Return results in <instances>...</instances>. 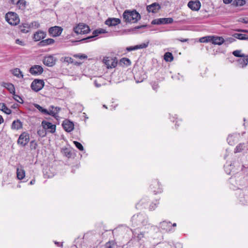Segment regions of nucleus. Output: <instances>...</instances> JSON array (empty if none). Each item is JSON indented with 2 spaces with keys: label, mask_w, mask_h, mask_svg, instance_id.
<instances>
[{
  "label": "nucleus",
  "mask_w": 248,
  "mask_h": 248,
  "mask_svg": "<svg viewBox=\"0 0 248 248\" xmlns=\"http://www.w3.org/2000/svg\"><path fill=\"white\" fill-rule=\"evenodd\" d=\"M41 125L46 131L47 130L51 133H54L55 132L56 125L53 124L50 122L44 120L42 122Z\"/></svg>",
  "instance_id": "nucleus-10"
},
{
  "label": "nucleus",
  "mask_w": 248,
  "mask_h": 248,
  "mask_svg": "<svg viewBox=\"0 0 248 248\" xmlns=\"http://www.w3.org/2000/svg\"><path fill=\"white\" fill-rule=\"evenodd\" d=\"M73 31L77 34H86L90 31V29L88 25L79 23L73 28Z\"/></svg>",
  "instance_id": "nucleus-5"
},
{
  "label": "nucleus",
  "mask_w": 248,
  "mask_h": 248,
  "mask_svg": "<svg viewBox=\"0 0 248 248\" xmlns=\"http://www.w3.org/2000/svg\"><path fill=\"white\" fill-rule=\"evenodd\" d=\"M146 202V200L145 199H142L139 202H138L136 205V207L137 208H139L140 206H142V204H143L145 202Z\"/></svg>",
  "instance_id": "nucleus-54"
},
{
  "label": "nucleus",
  "mask_w": 248,
  "mask_h": 248,
  "mask_svg": "<svg viewBox=\"0 0 248 248\" xmlns=\"http://www.w3.org/2000/svg\"><path fill=\"white\" fill-rule=\"evenodd\" d=\"M239 135H229L227 138L228 144L233 145L237 140V137Z\"/></svg>",
  "instance_id": "nucleus-27"
},
{
  "label": "nucleus",
  "mask_w": 248,
  "mask_h": 248,
  "mask_svg": "<svg viewBox=\"0 0 248 248\" xmlns=\"http://www.w3.org/2000/svg\"><path fill=\"white\" fill-rule=\"evenodd\" d=\"M232 36L235 39H237L241 40H248V35L245 34L235 33L232 34Z\"/></svg>",
  "instance_id": "nucleus-28"
},
{
  "label": "nucleus",
  "mask_w": 248,
  "mask_h": 248,
  "mask_svg": "<svg viewBox=\"0 0 248 248\" xmlns=\"http://www.w3.org/2000/svg\"><path fill=\"white\" fill-rule=\"evenodd\" d=\"M172 241L156 242V248H171Z\"/></svg>",
  "instance_id": "nucleus-20"
},
{
  "label": "nucleus",
  "mask_w": 248,
  "mask_h": 248,
  "mask_svg": "<svg viewBox=\"0 0 248 248\" xmlns=\"http://www.w3.org/2000/svg\"><path fill=\"white\" fill-rule=\"evenodd\" d=\"M115 244L113 241H109L106 243L104 246L105 248H114Z\"/></svg>",
  "instance_id": "nucleus-44"
},
{
  "label": "nucleus",
  "mask_w": 248,
  "mask_h": 248,
  "mask_svg": "<svg viewBox=\"0 0 248 248\" xmlns=\"http://www.w3.org/2000/svg\"><path fill=\"white\" fill-rule=\"evenodd\" d=\"M239 22L244 23L245 24L248 23V17H241L239 19Z\"/></svg>",
  "instance_id": "nucleus-56"
},
{
  "label": "nucleus",
  "mask_w": 248,
  "mask_h": 248,
  "mask_svg": "<svg viewBox=\"0 0 248 248\" xmlns=\"http://www.w3.org/2000/svg\"><path fill=\"white\" fill-rule=\"evenodd\" d=\"M173 22V19L171 17L161 18L156 19V25L169 24Z\"/></svg>",
  "instance_id": "nucleus-17"
},
{
  "label": "nucleus",
  "mask_w": 248,
  "mask_h": 248,
  "mask_svg": "<svg viewBox=\"0 0 248 248\" xmlns=\"http://www.w3.org/2000/svg\"><path fill=\"white\" fill-rule=\"evenodd\" d=\"M238 32L248 33V30L244 29H238L236 30Z\"/></svg>",
  "instance_id": "nucleus-60"
},
{
  "label": "nucleus",
  "mask_w": 248,
  "mask_h": 248,
  "mask_svg": "<svg viewBox=\"0 0 248 248\" xmlns=\"http://www.w3.org/2000/svg\"><path fill=\"white\" fill-rule=\"evenodd\" d=\"M188 7L194 11H198L201 7V3L199 1H190L187 4Z\"/></svg>",
  "instance_id": "nucleus-16"
},
{
  "label": "nucleus",
  "mask_w": 248,
  "mask_h": 248,
  "mask_svg": "<svg viewBox=\"0 0 248 248\" xmlns=\"http://www.w3.org/2000/svg\"><path fill=\"white\" fill-rule=\"evenodd\" d=\"M18 28L21 33H26L29 32L31 28V25L27 23H22L18 26Z\"/></svg>",
  "instance_id": "nucleus-21"
},
{
  "label": "nucleus",
  "mask_w": 248,
  "mask_h": 248,
  "mask_svg": "<svg viewBox=\"0 0 248 248\" xmlns=\"http://www.w3.org/2000/svg\"><path fill=\"white\" fill-rule=\"evenodd\" d=\"M134 77L137 83H140L146 79L147 76L143 71L139 70L135 72Z\"/></svg>",
  "instance_id": "nucleus-12"
},
{
  "label": "nucleus",
  "mask_w": 248,
  "mask_h": 248,
  "mask_svg": "<svg viewBox=\"0 0 248 248\" xmlns=\"http://www.w3.org/2000/svg\"><path fill=\"white\" fill-rule=\"evenodd\" d=\"M57 61V59L53 55L45 56L43 60V63L48 67L53 66Z\"/></svg>",
  "instance_id": "nucleus-8"
},
{
  "label": "nucleus",
  "mask_w": 248,
  "mask_h": 248,
  "mask_svg": "<svg viewBox=\"0 0 248 248\" xmlns=\"http://www.w3.org/2000/svg\"><path fill=\"white\" fill-rule=\"evenodd\" d=\"M131 220L134 227L140 228L147 224V217L143 214H138L133 216Z\"/></svg>",
  "instance_id": "nucleus-2"
},
{
  "label": "nucleus",
  "mask_w": 248,
  "mask_h": 248,
  "mask_svg": "<svg viewBox=\"0 0 248 248\" xmlns=\"http://www.w3.org/2000/svg\"><path fill=\"white\" fill-rule=\"evenodd\" d=\"M232 1V0H223V2L226 4L231 3Z\"/></svg>",
  "instance_id": "nucleus-61"
},
{
  "label": "nucleus",
  "mask_w": 248,
  "mask_h": 248,
  "mask_svg": "<svg viewBox=\"0 0 248 248\" xmlns=\"http://www.w3.org/2000/svg\"><path fill=\"white\" fill-rule=\"evenodd\" d=\"M148 44H149V43L147 42V43H142L140 45H136L135 46H129L126 48V50L128 51H131L132 50H137L139 49L144 48L148 46Z\"/></svg>",
  "instance_id": "nucleus-19"
},
{
  "label": "nucleus",
  "mask_w": 248,
  "mask_h": 248,
  "mask_svg": "<svg viewBox=\"0 0 248 248\" xmlns=\"http://www.w3.org/2000/svg\"><path fill=\"white\" fill-rule=\"evenodd\" d=\"M212 35L206 36L200 38L199 41L201 43H208L212 41Z\"/></svg>",
  "instance_id": "nucleus-36"
},
{
  "label": "nucleus",
  "mask_w": 248,
  "mask_h": 248,
  "mask_svg": "<svg viewBox=\"0 0 248 248\" xmlns=\"http://www.w3.org/2000/svg\"><path fill=\"white\" fill-rule=\"evenodd\" d=\"M35 107L39 110L42 113L44 114H46V113H47V110L46 109L44 108L43 107L40 106L38 104H35Z\"/></svg>",
  "instance_id": "nucleus-39"
},
{
  "label": "nucleus",
  "mask_w": 248,
  "mask_h": 248,
  "mask_svg": "<svg viewBox=\"0 0 248 248\" xmlns=\"http://www.w3.org/2000/svg\"><path fill=\"white\" fill-rule=\"evenodd\" d=\"M211 43L214 45H221L225 42V40L222 37L212 35Z\"/></svg>",
  "instance_id": "nucleus-18"
},
{
  "label": "nucleus",
  "mask_w": 248,
  "mask_h": 248,
  "mask_svg": "<svg viewBox=\"0 0 248 248\" xmlns=\"http://www.w3.org/2000/svg\"><path fill=\"white\" fill-rule=\"evenodd\" d=\"M147 10L149 13L152 12L154 13L155 12V2L147 6Z\"/></svg>",
  "instance_id": "nucleus-40"
},
{
  "label": "nucleus",
  "mask_w": 248,
  "mask_h": 248,
  "mask_svg": "<svg viewBox=\"0 0 248 248\" xmlns=\"http://www.w3.org/2000/svg\"><path fill=\"white\" fill-rule=\"evenodd\" d=\"M73 143L75 146L80 151H82L84 150V148L82 145L79 142L77 141H73Z\"/></svg>",
  "instance_id": "nucleus-45"
},
{
  "label": "nucleus",
  "mask_w": 248,
  "mask_h": 248,
  "mask_svg": "<svg viewBox=\"0 0 248 248\" xmlns=\"http://www.w3.org/2000/svg\"><path fill=\"white\" fill-rule=\"evenodd\" d=\"M62 59H63L64 62L68 63H72L73 60V59L70 57H65L64 58H62Z\"/></svg>",
  "instance_id": "nucleus-51"
},
{
  "label": "nucleus",
  "mask_w": 248,
  "mask_h": 248,
  "mask_svg": "<svg viewBox=\"0 0 248 248\" xmlns=\"http://www.w3.org/2000/svg\"><path fill=\"white\" fill-rule=\"evenodd\" d=\"M235 41V38H234L233 36L232 37H229L226 38V40H225V42H227L228 43H232Z\"/></svg>",
  "instance_id": "nucleus-53"
},
{
  "label": "nucleus",
  "mask_w": 248,
  "mask_h": 248,
  "mask_svg": "<svg viewBox=\"0 0 248 248\" xmlns=\"http://www.w3.org/2000/svg\"><path fill=\"white\" fill-rule=\"evenodd\" d=\"M46 114L51 115L55 118L58 116L57 112H56L55 110H50L49 111L47 110V113H46Z\"/></svg>",
  "instance_id": "nucleus-47"
},
{
  "label": "nucleus",
  "mask_w": 248,
  "mask_h": 248,
  "mask_svg": "<svg viewBox=\"0 0 248 248\" xmlns=\"http://www.w3.org/2000/svg\"><path fill=\"white\" fill-rule=\"evenodd\" d=\"M62 28L59 26L51 27L48 29L49 34L52 37H57L61 35Z\"/></svg>",
  "instance_id": "nucleus-9"
},
{
  "label": "nucleus",
  "mask_w": 248,
  "mask_h": 248,
  "mask_svg": "<svg viewBox=\"0 0 248 248\" xmlns=\"http://www.w3.org/2000/svg\"><path fill=\"white\" fill-rule=\"evenodd\" d=\"M44 84L43 80L35 79L31 83V88L33 91L37 92L44 87Z\"/></svg>",
  "instance_id": "nucleus-6"
},
{
  "label": "nucleus",
  "mask_w": 248,
  "mask_h": 248,
  "mask_svg": "<svg viewBox=\"0 0 248 248\" xmlns=\"http://www.w3.org/2000/svg\"><path fill=\"white\" fill-rule=\"evenodd\" d=\"M23 124L18 119L14 120L11 124V129L14 130H19L22 128Z\"/></svg>",
  "instance_id": "nucleus-23"
},
{
  "label": "nucleus",
  "mask_w": 248,
  "mask_h": 248,
  "mask_svg": "<svg viewBox=\"0 0 248 248\" xmlns=\"http://www.w3.org/2000/svg\"><path fill=\"white\" fill-rule=\"evenodd\" d=\"M5 20L9 24L12 26H16L19 24L20 22L18 15L13 12H9L6 14Z\"/></svg>",
  "instance_id": "nucleus-4"
},
{
  "label": "nucleus",
  "mask_w": 248,
  "mask_h": 248,
  "mask_svg": "<svg viewBox=\"0 0 248 248\" xmlns=\"http://www.w3.org/2000/svg\"><path fill=\"white\" fill-rule=\"evenodd\" d=\"M155 6H156V10H159L160 9V5L158 4V3H157L156 2V4H155Z\"/></svg>",
  "instance_id": "nucleus-64"
},
{
  "label": "nucleus",
  "mask_w": 248,
  "mask_h": 248,
  "mask_svg": "<svg viewBox=\"0 0 248 248\" xmlns=\"http://www.w3.org/2000/svg\"><path fill=\"white\" fill-rule=\"evenodd\" d=\"M74 57L75 58H78L80 59H84L87 58V55H86L85 54H81L75 55Z\"/></svg>",
  "instance_id": "nucleus-52"
},
{
  "label": "nucleus",
  "mask_w": 248,
  "mask_h": 248,
  "mask_svg": "<svg viewBox=\"0 0 248 248\" xmlns=\"http://www.w3.org/2000/svg\"><path fill=\"white\" fill-rule=\"evenodd\" d=\"M0 110L7 114H10L12 113V110L7 108L5 104L0 103Z\"/></svg>",
  "instance_id": "nucleus-30"
},
{
  "label": "nucleus",
  "mask_w": 248,
  "mask_h": 248,
  "mask_svg": "<svg viewBox=\"0 0 248 248\" xmlns=\"http://www.w3.org/2000/svg\"><path fill=\"white\" fill-rule=\"evenodd\" d=\"M33 143H34V148L35 149L36 146H37V144L34 141V140H32L31 142V145L32 146L33 145Z\"/></svg>",
  "instance_id": "nucleus-62"
},
{
  "label": "nucleus",
  "mask_w": 248,
  "mask_h": 248,
  "mask_svg": "<svg viewBox=\"0 0 248 248\" xmlns=\"http://www.w3.org/2000/svg\"><path fill=\"white\" fill-rule=\"evenodd\" d=\"M30 25H31V27L34 28L35 29L39 28L40 26V24L37 21L32 22Z\"/></svg>",
  "instance_id": "nucleus-50"
},
{
  "label": "nucleus",
  "mask_w": 248,
  "mask_h": 248,
  "mask_svg": "<svg viewBox=\"0 0 248 248\" xmlns=\"http://www.w3.org/2000/svg\"><path fill=\"white\" fill-rule=\"evenodd\" d=\"M30 141L29 134L24 132L21 134L17 140V143L22 147L25 146Z\"/></svg>",
  "instance_id": "nucleus-7"
},
{
  "label": "nucleus",
  "mask_w": 248,
  "mask_h": 248,
  "mask_svg": "<svg viewBox=\"0 0 248 248\" xmlns=\"http://www.w3.org/2000/svg\"><path fill=\"white\" fill-rule=\"evenodd\" d=\"M246 3L245 0H234L232 5L234 6H241Z\"/></svg>",
  "instance_id": "nucleus-35"
},
{
  "label": "nucleus",
  "mask_w": 248,
  "mask_h": 248,
  "mask_svg": "<svg viewBox=\"0 0 248 248\" xmlns=\"http://www.w3.org/2000/svg\"><path fill=\"white\" fill-rule=\"evenodd\" d=\"M46 36V32L41 30H38L33 34L32 39L35 42L39 41H41V40L45 38Z\"/></svg>",
  "instance_id": "nucleus-13"
},
{
  "label": "nucleus",
  "mask_w": 248,
  "mask_h": 248,
  "mask_svg": "<svg viewBox=\"0 0 248 248\" xmlns=\"http://www.w3.org/2000/svg\"><path fill=\"white\" fill-rule=\"evenodd\" d=\"M157 186V190H156V193H161L163 192V187L161 184L159 182H157V185H156V186Z\"/></svg>",
  "instance_id": "nucleus-46"
},
{
  "label": "nucleus",
  "mask_w": 248,
  "mask_h": 248,
  "mask_svg": "<svg viewBox=\"0 0 248 248\" xmlns=\"http://www.w3.org/2000/svg\"><path fill=\"white\" fill-rule=\"evenodd\" d=\"M106 32H107V31H106L105 30H104L103 29L100 28V29L95 30L93 31V36L87 37L86 38L83 39L81 40V41L90 39L91 38H93L94 37L97 36L100 34L105 33Z\"/></svg>",
  "instance_id": "nucleus-24"
},
{
  "label": "nucleus",
  "mask_w": 248,
  "mask_h": 248,
  "mask_svg": "<svg viewBox=\"0 0 248 248\" xmlns=\"http://www.w3.org/2000/svg\"><path fill=\"white\" fill-rule=\"evenodd\" d=\"M104 62L107 66L108 68H109V65L111 62V58L109 59V58L107 57L106 59H104L103 60Z\"/></svg>",
  "instance_id": "nucleus-49"
},
{
  "label": "nucleus",
  "mask_w": 248,
  "mask_h": 248,
  "mask_svg": "<svg viewBox=\"0 0 248 248\" xmlns=\"http://www.w3.org/2000/svg\"><path fill=\"white\" fill-rule=\"evenodd\" d=\"M232 54L236 57H242L245 56L244 54L241 53V50H236L232 52Z\"/></svg>",
  "instance_id": "nucleus-43"
},
{
  "label": "nucleus",
  "mask_w": 248,
  "mask_h": 248,
  "mask_svg": "<svg viewBox=\"0 0 248 248\" xmlns=\"http://www.w3.org/2000/svg\"><path fill=\"white\" fill-rule=\"evenodd\" d=\"M164 59L167 62H171L173 60V56L171 52H166L164 55Z\"/></svg>",
  "instance_id": "nucleus-33"
},
{
  "label": "nucleus",
  "mask_w": 248,
  "mask_h": 248,
  "mask_svg": "<svg viewBox=\"0 0 248 248\" xmlns=\"http://www.w3.org/2000/svg\"><path fill=\"white\" fill-rule=\"evenodd\" d=\"M173 246L175 248H183V246H182V244L180 243H174L173 242H172V244H171V247L172 246Z\"/></svg>",
  "instance_id": "nucleus-55"
},
{
  "label": "nucleus",
  "mask_w": 248,
  "mask_h": 248,
  "mask_svg": "<svg viewBox=\"0 0 248 248\" xmlns=\"http://www.w3.org/2000/svg\"><path fill=\"white\" fill-rule=\"evenodd\" d=\"M11 73L16 77L20 78H23V75L21 70L17 68H14L11 70Z\"/></svg>",
  "instance_id": "nucleus-29"
},
{
  "label": "nucleus",
  "mask_w": 248,
  "mask_h": 248,
  "mask_svg": "<svg viewBox=\"0 0 248 248\" xmlns=\"http://www.w3.org/2000/svg\"><path fill=\"white\" fill-rule=\"evenodd\" d=\"M94 84L95 86L97 87H100L101 86V84H98L96 80L94 81Z\"/></svg>",
  "instance_id": "nucleus-63"
},
{
  "label": "nucleus",
  "mask_w": 248,
  "mask_h": 248,
  "mask_svg": "<svg viewBox=\"0 0 248 248\" xmlns=\"http://www.w3.org/2000/svg\"><path fill=\"white\" fill-rule=\"evenodd\" d=\"M17 6L20 9H24L26 6V1L25 0H19L17 1Z\"/></svg>",
  "instance_id": "nucleus-34"
},
{
  "label": "nucleus",
  "mask_w": 248,
  "mask_h": 248,
  "mask_svg": "<svg viewBox=\"0 0 248 248\" xmlns=\"http://www.w3.org/2000/svg\"><path fill=\"white\" fill-rule=\"evenodd\" d=\"M37 134L41 137H44L46 136V132L43 127L37 130Z\"/></svg>",
  "instance_id": "nucleus-37"
},
{
  "label": "nucleus",
  "mask_w": 248,
  "mask_h": 248,
  "mask_svg": "<svg viewBox=\"0 0 248 248\" xmlns=\"http://www.w3.org/2000/svg\"><path fill=\"white\" fill-rule=\"evenodd\" d=\"M121 23V20L117 18H109L105 22L108 26H115Z\"/></svg>",
  "instance_id": "nucleus-15"
},
{
  "label": "nucleus",
  "mask_w": 248,
  "mask_h": 248,
  "mask_svg": "<svg viewBox=\"0 0 248 248\" xmlns=\"http://www.w3.org/2000/svg\"><path fill=\"white\" fill-rule=\"evenodd\" d=\"M44 71L43 68L39 65L32 66L29 69L30 73L34 76L40 75Z\"/></svg>",
  "instance_id": "nucleus-11"
},
{
  "label": "nucleus",
  "mask_w": 248,
  "mask_h": 248,
  "mask_svg": "<svg viewBox=\"0 0 248 248\" xmlns=\"http://www.w3.org/2000/svg\"><path fill=\"white\" fill-rule=\"evenodd\" d=\"M63 129L67 132H71L74 128V124L69 120H64L62 124Z\"/></svg>",
  "instance_id": "nucleus-14"
},
{
  "label": "nucleus",
  "mask_w": 248,
  "mask_h": 248,
  "mask_svg": "<svg viewBox=\"0 0 248 248\" xmlns=\"http://www.w3.org/2000/svg\"><path fill=\"white\" fill-rule=\"evenodd\" d=\"M55 43V40L53 39L48 38L45 40H43L38 43V46H45L48 45H51Z\"/></svg>",
  "instance_id": "nucleus-22"
},
{
  "label": "nucleus",
  "mask_w": 248,
  "mask_h": 248,
  "mask_svg": "<svg viewBox=\"0 0 248 248\" xmlns=\"http://www.w3.org/2000/svg\"><path fill=\"white\" fill-rule=\"evenodd\" d=\"M2 86L6 88L11 93L15 95V89L14 85L12 83L3 82Z\"/></svg>",
  "instance_id": "nucleus-26"
},
{
  "label": "nucleus",
  "mask_w": 248,
  "mask_h": 248,
  "mask_svg": "<svg viewBox=\"0 0 248 248\" xmlns=\"http://www.w3.org/2000/svg\"><path fill=\"white\" fill-rule=\"evenodd\" d=\"M120 63H124L127 66L130 65L131 63L130 60L126 58H122L120 60Z\"/></svg>",
  "instance_id": "nucleus-42"
},
{
  "label": "nucleus",
  "mask_w": 248,
  "mask_h": 248,
  "mask_svg": "<svg viewBox=\"0 0 248 248\" xmlns=\"http://www.w3.org/2000/svg\"><path fill=\"white\" fill-rule=\"evenodd\" d=\"M224 170L227 174H231L232 166V164H226L224 166Z\"/></svg>",
  "instance_id": "nucleus-38"
},
{
  "label": "nucleus",
  "mask_w": 248,
  "mask_h": 248,
  "mask_svg": "<svg viewBox=\"0 0 248 248\" xmlns=\"http://www.w3.org/2000/svg\"><path fill=\"white\" fill-rule=\"evenodd\" d=\"M117 65V62L115 60L111 58L110 64L109 65V68H115Z\"/></svg>",
  "instance_id": "nucleus-48"
},
{
  "label": "nucleus",
  "mask_w": 248,
  "mask_h": 248,
  "mask_svg": "<svg viewBox=\"0 0 248 248\" xmlns=\"http://www.w3.org/2000/svg\"><path fill=\"white\" fill-rule=\"evenodd\" d=\"M123 17L125 22L134 23L137 22L140 18V14L136 10L133 11H125L123 14Z\"/></svg>",
  "instance_id": "nucleus-1"
},
{
  "label": "nucleus",
  "mask_w": 248,
  "mask_h": 248,
  "mask_svg": "<svg viewBox=\"0 0 248 248\" xmlns=\"http://www.w3.org/2000/svg\"><path fill=\"white\" fill-rule=\"evenodd\" d=\"M176 223L171 224L170 221H164L160 223L159 228L164 232H173L175 230Z\"/></svg>",
  "instance_id": "nucleus-3"
},
{
  "label": "nucleus",
  "mask_w": 248,
  "mask_h": 248,
  "mask_svg": "<svg viewBox=\"0 0 248 248\" xmlns=\"http://www.w3.org/2000/svg\"><path fill=\"white\" fill-rule=\"evenodd\" d=\"M170 119L173 122H174L175 120L177 119V115L176 114H170Z\"/></svg>",
  "instance_id": "nucleus-58"
},
{
  "label": "nucleus",
  "mask_w": 248,
  "mask_h": 248,
  "mask_svg": "<svg viewBox=\"0 0 248 248\" xmlns=\"http://www.w3.org/2000/svg\"><path fill=\"white\" fill-rule=\"evenodd\" d=\"M246 147V145L244 143H239L234 149L235 153H240L243 151Z\"/></svg>",
  "instance_id": "nucleus-32"
},
{
  "label": "nucleus",
  "mask_w": 248,
  "mask_h": 248,
  "mask_svg": "<svg viewBox=\"0 0 248 248\" xmlns=\"http://www.w3.org/2000/svg\"><path fill=\"white\" fill-rule=\"evenodd\" d=\"M242 58L238 60V62L243 67L248 63V57L245 55V56L242 57Z\"/></svg>",
  "instance_id": "nucleus-31"
},
{
  "label": "nucleus",
  "mask_w": 248,
  "mask_h": 248,
  "mask_svg": "<svg viewBox=\"0 0 248 248\" xmlns=\"http://www.w3.org/2000/svg\"><path fill=\"white\" fill-rule=\"evenodd\" d=\"M62 154L64 156L68 158H70L71 156L72 153L70 150L68 148H65L62 150Z\"/></svg>",
  "instance_id": "nucleus-41"
},
{
  "label": "nucleus",
  "mask_w": 248,
  "mask_h": 248,
  "mask_svg": "<svg viewBox=\"0 0 248 248\" xmlns=\"http://www.w3.org/2000/svg\"><path fill=\"white\" fill-rule=\"evenodd\" d=\"M16 44L20 45L21 46H24L25 45L24 42L22 40H20L19 39H17L16 40Z\"/></svg>",
  "instance_id": "nucleus-57"
},
{
  "label": "nucleus",
  "mask_w": 248,
  "mask_h": 248,
  "mask_svg": "<svg viewBox=\"0 0 248 248\" xmlns=\"http://www.w3.org/2000/svg\"><path fill=\"white\" fill-rule=\"evenodd\" d=\"M15 96H16V98H15V99L18 102L21 103V104H22L23 103V101L22 100V99L19 96V95H15Z\"/></svg>",
  "instance_id": "nucleus-59"
},
{
  "label": "nucleus",
  "mask_w": 248,
  "mask_h": 248,
  "mask_svg": "<svg viewBox=\"0 0 248 248\" xmlns=\"http://www.w3.org/2000/svg\"><path fill=\"white\" fill-rule=\"evenodd\" d=\"M25 176V171L22 167L16 169V177L18 180H22Z\"/></svg>",
  "instance_id": "nucleus-25"
}]
</instances>
